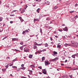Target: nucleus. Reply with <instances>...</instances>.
Returning <instances> with one entry per match:
<instances>
[{
  "instance_id": "f257e3e1",
  "label": "nucleus",
  "mask_w": 78,
  "mask_h": 78,
  "mask_svg": "<svg viewBox=\"0 0 78 78\" xmlns=\"http://www.w3.org/2000/svg\"><path fill=\"white\" fill-rule=\"evenodd\" d=\"M44 62L45 66H47V65H49V64H50V62H49L48 60H46Z\"/></svg>"
},
{
  "instance_id": "f03ea898",
  "label": "nucleus",
  "mask_w": 78,
  "mask_h": 78,
  "mask_svg": "<svg viewBox=\"0 0 78 78\" xmlns=\"http://www.w3.org/2000/svg\"><path fill=\"white\" fill-rule=\"evenodd\" d=\"M28 30H26L25 31H24L23 32V34L24 35H25L26 34V33H28Z\"/></svg>"
},
{
  "instance_id": "7ed1b4c3",
  "label": "nucleus",
  "mask_w": 78,
  "mask_h": 78,
  "mask_svg": "<svg viewBox=\"0 0 78 78\" xmlns=\"http://www.w3.org/2000/svg\"><path fill=\"white\" fill-rule=\"evenodd\" d=\"M58 59H59L58 58H55L52 59V61H53L54 62H56V61H57V60H58Z\"/></svg>"
},
{
  "instance_id": "20e7f679",
  "label": "nucleus",
  "mask_w": 78,
  "mask_h": 78,
  "mask_svg": "<svg viewBox=\"0 0 78 78\" xmlns=\"http://www.w3.org/2000/svg\"><path fill=\"white\" fill-rule=\"evenodd\" d=\"M24 50L25 52H27L28 51L29 49H28V48H24Z\"/></svg>"
},
{
  "instance_id": "39448f33",
  "label": "nucleus",
  "mask_w": 78,
  "mask_h": 78,
  "mask_svg": "<svg viewBox=\"0 0 78 78\" xmlns=\"http://www.w3.org/2000/svg\"><path fill=\"white\" fill-rule=\"evenodd\" d=\"M42 71V73H43L44 74H46V73H47V70L45 69H43Z\"/></svg>"
},
{
  "instance_id": "423d86ee",
  "label": "nucleus",
  "mask_w": 78,
  "mask_h": 78,
  "mask_svg": "<svg viewBox=\"0 0 78 78\" xmlns=\"http://www.w3.org/2000/svg\"><path fill=\"white\" fill-rule=\"evenodd\" d=\"M53 54H52L53 56H55L56 55H58V53L55 51H53Z\"/></svg>"
},
{
  "instance_id": "0eeeda50",
  "label": "nucleus",
  "mask_w": 78,
  "mask_h": 78,
  "mask_svg": "<svg viewBox=\"0 0 78 78\" xmlns=\"http://www.w3.org/2000/svg\"><path fill=\"white\" fill-rule=\"evenodd\" d=\"M18 40H19V39L17 38H12V41H17Z\"/></svg>"
},
{
  "instance_id": "6e6552de",
  "label": "nucleus",
  "mask_w": 78,
  "mask_h": 78,
  "mask_svg": "<svg viewBox=\"0 0 78 78\" xmlns=\"http://www.w3.org/2000/svg\"><path fill=\"white\" fill-rule=\"evenodd\" d=\"M74 44L75 47H77L78 46V43H77V42H75L74 43Z\"/></svg>"
},
{
  "instance_id": "1a4fd4ad",
  "label": "nucleus",
  "mask_w": 78,
  "mask_h": 78,
  "mask_svg": "<svg viewBox=\"0 0 78 78\" xmlns=\"http://www.w3.org/2000/svg\"><path fill=\"white\" fill-rule=\"evenodd\" d=\"M16 11H17V10H13L10 13V14H12V13H14V12H16Z\"/></svg>"
},
{
  "instance_id": "9d476101",
  "label": "nucleus",
  "mask_w": 78,
  "mask_h": 78,
  "mask_svg": "<svg viewBox=\"0 0 78 78\" xmlns=\"http://www.w3.org/2000/svg\"><path fill=\"white\" fill-rule=\"evenodd\" d=\"M64 31H67V27H65V28H63L62 29Z\"/></svg>"
},
{
  "instance_id": "9b49d317",
  "label": "nucleus",
  "mask_w": 78,
  "mask_h": 78,
  "mask_svg": "<svg viewBox=\"0 0 78 78\" xmlns=\"http://www.w3.org/2000/svg\"><path fill=\"white\" fill-rule=\"evenodd\" d=\"M62 77H65V78H68L69 76H67V75H65L64 76H63Z\"/></svg>"
},
{
  "instance_id": "f8f14e48",
  "label": "nucleus",
  "mask_w": 78,
  "mask_h": 78,
  "mask_svg": "<svg viewBox=\"0 0 78 78\" xmlns=\"http://www.w3.org/2000/svg\"><path fill=\"white\" fill-rule=\"evenodd\" d=\"M29 58H33V55L30 54L29 56Z\"/></svg>"
},
{
  "instance_id": "ddd939ff",
  "label": "nucleus",
  "mask_w": 78,
  "mask_h": 78,
  "mask_svg": "<svg viewBox=\"0 0 78 78\" xmlns=\"http://www.w3.org/2000/svg\"><path fill=\"white\" fill-rule=\"evenodd\" d=\"M30 67L31 68H34V67H35V66H34V65H31L30 66Z\"/></svg>"
},
{
  "instance_id": "4468645a",
  "label": "nucleus",
  "mask_w": 78,
  "mask_h": 78,
  "mask_svg": "<svg viewBox=\"0 0 78 78\" xmlns=\"http://www.w3.org/2000/svg\"><path fill=\"white\" fill-rule=\"evenodd\" d=\"M2 70L3 72H6V69H2Z\"/></svg>"
},
{
  "instance_id": "2eb2a0df",
  "label": "nucleus",
  "mask_w": 78,
  "mask_h": 78,
  "mask_svg": "<svg viewBox=\"0 0 78 78\" xmlns=\"http://www.w3.org/2000/svg\"><path fill=\"white\" fill-rule=\"evenodd\" d=\"M25 11V9H23L22 10L21 12V13H23V12H24Z\"/></svg>"
},
{
  "instance_id": "dca6fc26",
  "label": "nucleus",
  "mask_w": 78,
  "mask_h": 78,
  "mask_svg": "<svg viewBox=\"0 0 78 78\" xmlns=\"http://www.w3.org/2000/svg\"><path fill=\"white\" fill-rule=\"evenodd\" d=\"M60 47H61V45H59V44H58L57 48H60Z\"/></svg>"
},
{
  "instance_id": "f3484780",
  "label": "nucleus",
  "mask_w": 78,
  "mask_h": 78,
  "mask_svg": "<svg viewBox=\"0 0 78 78\" xmlns=\"http://www.w3.org/2000/svg\"><path fill=\"white\" fill-rule=\"evenodd\" d=\"M36 45H38V46H41L42 45V44H37V43H36Z\"/></svg>"
},
{
  "instance_id": "a211bd4d",
  "label": "nucleus",
  "mask_w": 78,
  "mask_h": 78,
  "mask_svg": "<svg viewBox=\"0 0 78 78\" xmlns=\"http://www.w3.org/2000/svg\"><path fill=\"white\" fill-rule=\"evenodd\" d=\"M26 69V68L23 67L22 68H21V69H22V70H25Z\"/></svg>"
},
{
  "instance_id": "6ab92c4d",
  "label": "nucleus",
  "mask_w": 78,
  "mask_h": 78,
  "mask_svg": "<svg viewBox=\"0 0 78 78\" xmlns=\"http://www.w3.org/2000/svg\"><path fill=\"white\" fill-rule=\"evenodd\" d=\"M45 45V47H47L48 46V45L47 43H46L45 44H44Z\"/></svg>"
},
{
  "instance_id": "aec40b11",
  "label": "nucleus",
  "mask_w": 78,
  "mask_h": 78,
  "mask_svg": "<svg viewBox=\"0 0 78 78\" xmlns=\"http://www.w3.org/2000/svg\"><path fill=\"white\" fill-rule=\"evenodd\" d=\"M30 72L29 74H30V75L32 74V73H33V71L30 70Z\"/></svg>"
},
{
  "instance_id": "412c9836",
  "label": "nucleus",
  "mask_w": 78,
  "mask_h": 78,
  "mask_svg": "<svg viewBox=\"0 0 78 78\" xmlns=\"http://www.w3.org/2000/svg\"><path fill=\"white\" fill-rule=\"evenodd\" d=\"M3 20V17H1L0 18V22H1V21H2Z\"/></svg>"
},
{
  "instance_id": "4be33fe9",
  "label": "nucleus",
  "mask_w": 78,
  "mask_h": 78,
  "mask_svg": "<svg viewBox=\"0 0 78 78\" xmlns=\"http://www.w3.org/2000/svg\"><path fill=\"white\" fill-rule=\"evenodd\" d=\"M38 20V19L37 18L36 19H34V22H36V20Z\"/></svg>"
},
{
  "instance_id": "5701e85b",
  "label": "nucleus",
  "mask_w": 78,
  "mask_h": 78,
  "mask_svg": "<svg viewBox=\"0 0 78 78\" xmlns=\"http://www.w3.org/2000/svg\"><path fill=\"white\" fill-rule=\"evenodd\" d=\"M75 54L74 55H73L72 56V58H75Z\"/></svg>"
},
{
  "instance_id": "b1692460",
  "label": "nucleus",
  "mask_w": 78,
  "mask_h": 78,
  "mask_svg": "<svg viewBox=\"0 0 78 78\" xmlns=\"http://www.w3.org/2000/svg\"><path fill=\"white\" fill-rule=\"evenodd\" d=\"M46 20H48L49 21L50 20V18L49 17H48L46 19Z\"/></svg>"
},
{
  "instance_id": "393cba45",
  "label": "nucleus",
  "mask_w": 78,
  "mask_h": 78,
  "mask_svg": "<svg viewBox=\"0 0 78 78\" xmlns=\"http://www.w3.org/2000/svg\"><path fill=\"white\" fill-rule=\"evenodd\" d=\"M40 32L41 33V34H42V29L40 28Z\"/></svg>"
},
{
  "instance_id": "a878e982",
  "label": "nucleus",
  "mask_w": 78,
  "mask_h": 78,
  "mask_svg": "<svg viewBox=\"0 0 78 78\" xmlns=\"http://www.w3.org/2000/svg\"><path fill=\"white\" fill-rule=\"evenodd\" d=\"M21 69V68H19L17 69V71H20V70Z\"/></svg>"
},
{
  "instance_id": "bb28decb",
  "label": "nucleus",
  "mask_w": 78,
  "mask_h": 78,
  "mask_svg": "<svg viewBox=\"0 0 78 78\" xmlns=\"http://www.w3.org/2000/svg\"><path fill=\"white\" fill-rule=\"evenodd\" d=\"M45 59V57H43L42 58V61H44V60Z\"/></svg>"
},
{
  "instance_id": "cd10ccee",
  "label": "nucleus",
  "mask_w": 78,
  "mask_h": 78,
  "mask_svg": "<svg viewBox=\"0 0 78 78\" xmlns=\"http://www.w3.org/2000/svg\"><path fill=\"white\" fill-rule=\"evenodd\" d=\"M74 55L75 56H76L77 57H78V53H77L76 54H74Z\"/></svg>"
},
{
  "instance_id": "c85d7f7f",
  "label": "nucleus",
  "mask_w": 78,
  "mask_h": 78,
  "mask_svg": "<svg viewBox=\"0 0 78 78\" xmlns=\"http://www.w3.org/2000/svg\"><path fill=\"white\" fill-rule=\"evenodd\" d=\"M78 16L76 15L75 17H74V19H77V18H78Z\"/></svg>"
},
{
  "instance_id": "c756f323",
  "label": "nucleus",
  "mask_w": 78,
  "mask_h": 78,
  "mask_svg": "<svg viewBox=\"0 0 78 78\" xmlns=\"http://www.w3.org/2000/svg\"><path fill=\"white\" fill-rule=\"evenodd\" d=\"M58 8V7L57 6H55L54 7V9H57Z\"/></svg>"
},
{
  "instance_id": "7c9ffc66",
  "label": "nucleus",
  "mask_w": 78,
  "mask_h": 78,
  "mask_svg": "<svg viewBox=\"0 0 78 78\" xmlns=\"http://www.w3.org/2000/svg\"><path fill=\"white\" fill-rule=\"evenodd\" d=\"M37 48V46H34V49H35V48Z\"/></svg>"
},
{
  "instance_id": "2f4dec72",
  "label": "nucleus",
  "mask_w": 78,
  "mask_h": 78,
  "mask_svg": "<svg viewBox=\"0 0 78 78\" xmlns=\"http://www.w3.org/2000/svg\"><path fill=\"white\" fill-rule=\"evenodd\" d=\"M46 51V49H43V50L41 51V52H42V51Z\"/></svg>"
},
{
  "instance_id": "473e14b6",
  "label": "nucleus",
  "mask_w": 78,
  "mask_h": 78,
  "mask_svg": "<svg viewBox=\"0 0 78 78\" xmlns=\"http://www.w3.org/2000/svg\"><path fill=\"white\" fill-rule=\"evenodd\" d=\"M20 20L21 22H23V21H24V20L22 19V18H21V19Z\"/></svg>"
},
{
  "instance_id": "72a5a7b5",
  "label": "nucleus",
  "mask_w": 78,
  "mask_h": 78,
  "mask_svg": "<svg viewBox=\"0 0 78 78\" xmlns=\"http://www.w3.org/2000/svg\"><path fill=\"white\" fill-rule=\"evenodd\" d=\"M67 45H68V44H64L65 47H67Z\"/></svg>"
},
{
  "instance_id": "f704fd0d",
  "label": "nucleus",
  "mask_w": 78,
  "mask_h": 78,
  "mask_svg": "<svg viewBox=\"0 0 78 78\" xmlns=\"http://www.w3.org/2000/svg\"><path fill=\"white\" fill-rule=\"evenodd\" d=\"M20 44L21 45H23V42H20Z\"/></svg>"
},
{
  "instance_id": "c9c22d12",
  "label": "nucleus",
  "mask_w": 78,
  "mask_h": 78,
  "mask_svg": "<svg viewBox=\"0 0 78 78\" xmlns=\"http://www.w3.org/2000/svg\"><path fill=\"white\" fill-rule=\"evenodd\" d=\"M20 50H23V48H22V47H20Z\"/></svg>"
},
{
  "instance_id": "e433bc0d",
  "label": "nucleus",
  "mask_w": 78,
  "mask_h": 78,
  "mask_svg": "<svg viewBox=\"0 0 78 78\" xmlns=\"http://www.w3.org/2000/svg\"><path fill=\"white\" fill-rule=\"evenodd\" d=\"M6 38H7V37H5L3 38L2 40H4V39H6Z\"/></svg>"
},
{
  "instance_id": "4c0bfd02",
  "label": "nucleus",
  "mask_w": 78,
  "mask_h": 78,
  "mask_svg": "<svg viewBox=\"0 0 78 78\" xmlns=\"http://www.w3.org/2000/svg\"><path fill=\"white\" fill-rule=\"evenodd\" d=\"M58 31H60V32H61V31H63V30H62V29H59L58 30Z\"/></svg>"
},
{
  "instance_id": "58836bf2",
  "label": "nucleus",
  "mask_w": 78,
  "mask_h": 78,
  "mask_svg": "<svg viewBox=\"0 0 78 78\" xmlns=\"http://www.w3.org/2000/svg\"><path fill=\"white\" fill-rule=\"evenodd\" d=\"M37 52H38V53H39V54H40V53H41V52H42V51H37Z\"/></svg>"
},
{
  "instance_id": "ea45409f",
  "label": "nucleus",
  "mask_w": 78,
  "mask_h": 78,
  "mask_svg": "<svg viewBox=\"0 0 78 78\" xmlns=\"http://www.w3.org/2000/svg\"><path fill=\"white\" fill-rule=\"evenodd\" d=\"M41 0H36V2H41Z\"/></svg>"
},
{
  "instance_id": "a19ab883",
  "label": "nucleus",
  "mask_w": 78,
  "mask_h": 78,
  "mask_svg": "<svg viewBox=\"0 0 78 78\" xmlns=\"http://www.w3.org/2000/svg\"><path fill=\"white\" fill-rule=\"evenodd\" d=\"M10 16H15V15H12V14H11V15H10Z\"/></svg>"
},
{
  "instance_id": "79ce46f5",
  "label": "nucleus",
  "mask_w": 78,
  "mask_h": 78,
  "mask_svg": "<svg viewBox=\"0 0 78 78\" xmlns=\"http://www.w3.org/2000/svg\"><path fill=\"white\" fill-rule=\"evenodd\" d=\"M12 64V63H11L10 64L11 65H9V66H12L13 65V64Z\"/></svg>"
},
{
  "instance_id": "37998d69",
  "label": "nucleus",
  "mask_w": 78,
  "mask_h": 78,
  "mask_svg": "<svg viewBox=\"0 0 78 78\" xmlns=\"http://www.w3.org/2000/svg\"><path fill=\"white\" fill-rule=\"evenodd\" d=\"M9 65L5 66V67L6 68H8V66H9Z\"/></svg>"
},
{
  "instance_id": "c03bdc74",
  "label": "nucleus",
  "mask_w": 78,
  "mask_h": 78,
  "mask_svg": "<svg viewBox=\"0 0 78 78\" xmlns=\"http://www.w3.org/2000/svg\"><path fill=\"white\" fill-rule=\"evenodd\" d=\"M17 61V58H15V59L13 60V61Z\"/></svg>"
},
{
  "instance_id": "a18cd8bd",
  "label": "nucleus",
  "mask_w": 78,
  "mask_h": 78,
  "mask_svg": "<svg viewBox=\"0 0 78 78\" xmlns=\"http://www.w3.org/2000/svg\"><path fill=\"white\" fill-rule=\"evenodd\" d=\"M69 76L70 78H72V75H69Z\"/></svg>"
},
{
  "instance_id": "49530a36",
  "label": "nucleus",
  "mask_w": 78,
  "mask_h": 78,
  "mask_svg": "<svg viewBox=\"0 0 78 78\" xmlns=\"http://www.w3.org/2000/svg\"><path fill=\"white\" fill-rule=\"evenodd\" d=\"M38 68H39V69H42V67H41V66H39V67H38Z\"/></svg>"
},
{
  "instance_id": "de8ad7c7",
  "label": "nucleus",
  "mask_w": 78,
  "mask_h": 78,
  "mask_svg": "<svg viewBox=\"0 0 78 78\" xmlns=\"http://www.w3.org/2000/svg\"><path fill=\"white\" fill-rule=\"evenodd\" d=\"M37 11L38 13H39V10H38V9L37 10Z\"/></svg>"
},
{
  "instance_id": "09e8293b",
  "label": "nucleus",
  "mask_w": 78,
  "mask_h": 78,
  "mask_svg": "<svg viewBox=\"0 0 78 78\" xmlns=\"http://www.w3.org/2000/svg\"><path fill=\"white\" fill-rule=\"evenodd\" d=\"M45 16H47V15H45L43 16V17H45Z\"/></svg>"
},
{
  "instance_id": "8fccbe9b",
  "label": "nucleus",
  "mask_w": 78,
  "mask_h": 78,
  "mask_svg": "<svg viewBox=\"0 0 78 78\" xmlns=\"http://www.w3.org/2000/svg\"><path fill=\"white\" fill-rule=\"evenodd\" d=\"M75 7H76V6H78V4H76L75 5Z\"/></svg>"
},
{
  "instance_id": "3c124183",
  "label": "nucleus",
  "mask_w": 78,
  "mask_h": 78,
  "mask_svg": "<svg viewBox=\"0 0 78 78\" xmlns=\"http://www.w3.org/2000/svg\"><path fill=\"white\" fill-rule=\"evenodd\" d=\"M19 19H20V20H21V19H22V17H19Z\"/></svg>"
},
{
  "instance_id": "603ef678",
  "label": "nucleus",
  "mask_w": 78,
  "mask_h": 78,
  "mask_svg": "<svg viewBox=\"0 0 78 78\" xmlns=\"http://www.w3.org/2000/svg\"><path fill=\"white\" fill-rule=\"evenodd\" d=\"M70 12L71 13H72V12H74V11H70Z\"/></svg>"
},
{
  "instance_id": "864d4df0",
  "label": "nucleus",
  "mask_w": 78,
  "mask_h": 78,
  "mask_svg": "<svg viewBox=\"0 0 78 78\" xmlns=\"http://www.w3.org/2000/svg\"><path fill=\"white\" fill-rule=\"evenodd\" d=\"M23 66H24V64H22L21 65V67H23Z\"/></svg>"
},
{
  "instance_id": "5fc2aeb1",
  "label": "nucleus",
  "mask_w": 78,
  "mask_h": 78,
  "mask_svg": "<svg viewBox=\"0 0 78 78\" xmlns=\"http://www.w3.org/2000/svg\"><path fill=\"white\" fill-rule=\"evenodd\" d=\"M51 44H52V45H53V44H54V43H53V42H51Z\"/></svg>"
},
{
  "instance_id": "6e6d98bb",
  "label": "nucleus",
  "mask_w": 78,
  "mask_h": 78,
  "mask_svg": "<svg viewBox=\"0 0 78 78\" xmlns=\"http://www.w3.org/2000/svg\"><path fill=\"white\" fill-rule=\"evenodd\" d=\"M57 33V32L56 31H55L54 32V34H56Z\"/></svg>"
},
{
  "instance_id": "4d7b16f0",
  "label": "nucleus",
  "mask_w": 78,
  "mask_h": 78,
  "mask_svg": "<svg viewBox=\"0 0 78 78\" xmlns=\"http://www.w3.org/2000/svg\"><path fill=\"white\" fill-rule=\"evenodd\" d=\"M10 23H13V21H11L10 22Z\"/></svg>"
},
{
  "instance_id": "13d9d810",
  "label": "nucleus",
  "mask_w": 78,
  "mask_h": 78,
  "mask_svg": "<svg viewBox=\"0 0 78 78\" xmlns=\"http://www.w3.org/2000/svg\"><path fill=\"white\" fill-rule=\"evenodd\" d=\"M61 65L62 66H64V64L63 63H61Z\"/></svg>"
},
{
  "instance_id": "bf43d9fd",
  "label": "nucleus",
  "mask_w": 78,
  "mask_h": 78,
  "mask_svg": "<svg viewBox=\"0 0 78 78\" xmlns=\"http://www.w3.org/2000/svg\"><path fill=\"white\" fill-rule=\"evenodd\" d=\"M77 69L75 68L74 69H73V70H76Z\"/></svg>"
},
{
  "instance_id": "052dcab7",
  "label": "nucleus",
  "mask_w": 78,
  "mask_h": 78,
  "mask_svg": "<svg viewBox=\"0 0 78 78\" xmlns=\"http://www.w3.org/2000/svg\"><path fill=\"white\" fill-rule=\"evenodd\" d=\"M77 69L75 68L74 69H73V70H76Z\"/></svg>"
},
{
  "instance_id": "680f3d73",
  "label": "nucleus",
  "mask_w": 78,
  "mask_h": 78,
  "mask_svg": "<svg viewBox=\"0 0 78 78\" xmlns=\"http://www.w3.org/2000/svg\"><path fill=\"white\" fill-rule=\"evenodd\" d=\"M71 42H72V43L73 44H75V43H74V42H73V41H71Z\"/></svg>"
},
{
  "instance_id": "e2e57ef3",
  "label": "nucleus",
  "mask_w": 78,
  "mask_h": 78,
  "mask_svg": "<svg viewBox=\"0 0 78 78\" xmlns=\"http://www.w3.org/2000/svg\"><path fill=\"white\" fill-rule=\"evenodd\" d=\"M37 52H36L35 53V55H37Z\"/></svg>"
},
{
  "instance_id": "0e129e2a",
  "label": "nucleus",
  "mask_w": 78,
  "mask_h": 78,
  "mask_svg": "<svg viewBox=\"0 0 78 78\" xmlns=\"http://www.w3.org/2000/svg\"><path fill=\"white\" fill-rule=\"evenodd\" d=\"M16 67V66H12V68H15Z\"/></svg>"
},
{
  "instance_id": "69168bd1",
  "label": "nucleus",
  "mask_w": 78,
  "mask_h": 78,
  "mask_svg": "<svg viewBox=\"0 0 78 78\" xmlns=\"http://www.w3.org/2000/svg\"><path fill=\"white\" fill-rule=\"evenodd\" d=\"M26 6V8H27V7H28V6L27 5H25V7Z\"/></svg>"
},
{
  "instance_id": "338daca9",
  "label": "nucleus",
  "mask_w": 78,
  "mask_h": 78,
  "mask_svg": "<svg viewBox=\"0 0 78 78\" xmlns=\"http://www.w3.org/2000/svg\"><path fill=\"white\" fill-rule=\"evenodd\" d=\"M72 21H74V19H73V18H72Z\"/></svg>"
},
{
  "instance_id": "774afa93",
  "label": "nucleus",
  "mask_w": 78,
  "mask_h": 78,
  "mask_svg": "<svg viewBox=\"0 0 78 78\" xmlns=\"http://www.w3.org/2000/svg\"><path fill=\"white\" fill-rule=\"evenodd\" d=\"M50 39L51 41H52L53 40V39L51 37H50Z\"/></svg>"
}]
</instances>
